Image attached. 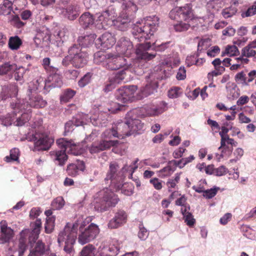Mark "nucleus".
I'll return each mask as SVG.
<instances>
[{"mask_svg": "<svg viewBox=\"0 0 256 256\" xmlns=\"http://www.w3.org/2000/svg\"><path fill=\"white\" fill-rule=\"evenodd\" d=\"M211 45V42L210 38L202 39L198 44V50L201 52L208 48Z\"/></svg>", "mask_w": 256, "mask_h": 256, "instance_id": "052dcab7", "label": "nucleus"}, {"mask_svg": "<svg viewBox=\"0 0 256 256\" xmlns=\"http://www.w3.org/2000/svg\"><path fill=\"white\" fill-rule=\"evenodd\" d=\"M240 53L239 50L236 45L234 46H228L224 52H222V56L228 55L230 56H233L238 54Z\"/></svg>", "mask_w": 256, "mask_h": 256, "instance_id": "09e8293b", "label": "nucleus"}, {"mask_svg": "<svg viewBox=\"0 0 256 256\" xmlns=\"http://www.w3.org/2000/svg\"><path fill=\"white\" fill-rule=\"evenodd\" d=\"M30 229H25L20 233L17 250L18 256H23L27 248V243L32 244L36 241L40 234L42 222L40 218L36 219L30 224Z\"/></svg>", "mask_w": 256, "mask_h": 256, "instance_id": "39448f33", "label": "nucleus"}, {"mask_svg": "<svg viewBox=\"0 0 256 256\" xmlns=\"http://www.w3.org/2000/svg\"><path fill=\"white\" fill-rule=\"evenodd\" d=\"M15 67H16V66L10 64L8 62H6L0 66V74H5L14 70Z\"/></svg>", "mask_w": 256, "mask_h": 256, "instance_id": "0e129e2a", "label": "nucleus"}, {"mask_svg": "<svg viewBox=\"0 0 256 256\" xmlns=\"http://www.w3.org/2000/svg\"><path fill=\"white\" fill-rule=\"evenodd\" d=\"M64 204V201L61 196H58L52 202V208L54 210H58L62 208Z\"/></svg>", "mask_w": 256, "mask_h": 256, "instance_id": "13d9d810", "label": "nucleus"}, {"mask_svg": "<svg viewBox=\"0 0 256 256\" xmlns=\"http://www.w3.org/2000/svg\"><path fill=\"white\" fill-rule=\"evenodd\" d=\"M133 114L134 112L130 111L127 113L126 116V120L130 130L131 135L136 132L140 133L138 132L142 130L144 127V124L140 120L136 119L135 116H134Z\"/></svg>", "mask_w": 256, "mask_h": 256, "instance_id": "b1692460", "label": "nucleus"}, {"mask_svg": "<svg viewBox=\"0 0 256 256\" xmlns=\"http://www.w3.org/2000/svg\"><path fill=\"white\" fill-rule=\"evenodd\" d=\"M109 52L106 53L103 51H98L94 54V62L98 64H101L107 68L109 58Z\"/></svg>", "mask_w": 256, "mask_h": 256, "instance_id": "c9c22d12", "label": "nucleus"}, {"mask_svg": "<svg viewBox=\"0 0 256 256\" xmlns=\"http://www.w3.org/2000/svg\"><path fill=\"white\" fill-rule=\"evenodd\" d=\"M85 170V164L82 161H78L67 166L66 172L70 176H76Z\"/></svg>", "mask_w": 256, "mask_h": 256, "instance_id": "c756f323", "label": "nucleus"}, {"mask_svg": "<svg viewBox=\"0 0 256 256\" xmlns=\"http://www.w3.org/2000/svg\"><path fill=\"white\" fill-rule=\"evenodd\" d=\"M256 14V4H254L250 7L246 12H242L241 14L242 18L250 17Z\"/></svg>", "mask_w": 256, "mask_h": 256, "instance_id": "774afa93", "label": "nucleus"}, {"mask_svg": "<svg viewBox=\"0 0 256 256\" xmlns=\"http://www.w3.org/2000/svg\"><path fill=\"white\" fill-rule=\"evenodd\" d=\"M92 74L90 73H87L78 82V86L83 88L88 84L91 80Z\"/></svg>", "mask_w": 256, "mask_h": 256, "instance_id": "69168bd1", "label": "nucleus"}, {"mask_svg": "<svg viewBox=\"0 0 256 256\" xmlns=\"http://www.w3.org/2000/svg\"><path fill=\"white\" fill-rule=\"evenodd\" d=\"M77 232L78 224L74 221L72 224L68 223L58 234V242L59 245L60 246L64 244V250L70 256L74 252V245L77 238Z\"/></svg>", "mask_w": 256, "mask_h": 256, "instance_id": "423d86ee", "label": "nucleus"}, {"mask_svg": "<svg viewBox=\"0 0 256 256\" xmlns=\"http://www.w3.org/2000/svg\"><path fill=\"white\" fill-rule=\"evenodd\" d=\"M90 218L84 220L82 216L78 217L76 221L78 224V229H79L80 233L78 237V242L83 245L94 240L98 235L100 230L98 226L91 223L88 226L86 224H88Z\"/></svg>", "mask_w": 256, "mask_h": 256, "instance_id": "0eeeda50", "label": "nucleus"}, {"mask_svg": "<svg viewBox=\"0 0 256 256\" xmlns=\"http://www.w3.org/2000/svg\"><path fill=\"white\" fill-rule=\"evenodd\" d=\"M250 43L244 48L242 50V56L250 58L254 56L256 54V50H254Z\"/></svg>", "mask_w": 256, "mask_h": 256, "instance_id": "8fccbe9b", "label": "nucleus"}, {"mask_svg": "<svg viewBox=\"0 0 256 256\" xmlns=\"http://www.w3.org/2000/svg\"><path fill=\"white\" fill-rule=\"evenodd\" d=\"M123 1L122 2V6L124 9V11L122 13L126 15H128L130 12H135L137 10V6L134 4V2L131 1L130 0H122Z\"/></svg>", "mask_w": 256, "mask_h": 256, "instance_id": "ea45409f", "label": "nucleus"}, {"mask_svg": "<svg viewBox=\"0 0 256 256\" xmlns=\"http://www.w3.org/2000/svg\"><path fill=\"white\" fill-rule=\"evenodd\" d=\"M138 159L136 158L130 165L125 164L120 170L117 163H110L109 170L104 178L106 184H109L111 188L115 190H121V192L125 195L130 196L132 194V190H125L126 185L123 184L124 178L126 174H128V178H132V174L138 168L137 164Z\"/></svg>", "mask_w": 256, "mask_h": 256, "instance_id": "f257e3e1", "label": "nucleus"}, {"mask_svg": "<svg viewBox=\"0 0 256 256\" xmlns=\"http://www.w3.org/2000/svg\"><path fill=\"white\" fill-rule=\"evenodd\" d=\"M180 63L178 56L175 54L172 56H163L161 58L159 66L154 68V71L156 73H160L163 76L165 72L162 67H168L172 68L177 66Z\"/></svg>", "mask_w": 256, "mask_h": 256, "instance_id": "a211bd4d", "label": "nucleus"}, {"mask_svg": "<svg viewBox=\"0 0 256 256\" xmlns=\"http://www.w3.org/2000/svg\"><path fill=\"white\" fill-rule=\"evenodd\" d=\"M76 92L70 88H67L64 90L60 96V102H66L71 100L76 94Z\"/></svg>", "mask_w": 256, "mask_h": 256, "instance_id": "37998d69", "label": "nucleus"}, {"mask_svg": "<svg viewBox=\"0 0 256 256\" xmlns=\"http://www.w3.org/2000/svg\"><path fill=\"white\" fill-rule=\"evenodd\" d=\"M0 244H4L8 242L14 236V231L8 226L6 221L2 220L0 223Z\"/></svg>", "mask_w": 256, "mask_h": 256, "instance_id": "cd10ccee", "label": "nucleus"}, {"mask_svg": "<svg viewBox=\"0 0 256 256\" xmlns=\"http://www.w3.org/2000/svg\"><path fill=\"white\" fill-rule=\"evenodd\" d=\"M238 9L236 6H230L224 8L222 14L225 18H228L234 16L237 12Z\"/></svg>", "mask_w": 256, "mask_h": 256, "instance_id": "603ef678", "label": "nucleus"}, {"mask_svg": "<svg viewBox=\"0 0 256 256\" xmlns=\"http://www.w3.org/2000/svg\"><path fill=\"white\" fill-rule=\"evenodd\" d=\"M42 64L44 69L49 72H56L58 69L50 65V60L48 58H45L42 60Z\"/></svg>", "mask_w": 256, "mask_h": 256, "instance_id": "4d7b16f0", "label": "nucleus"}, {"mask_svg": "<svg viewBox=\"0 0 256 256\" xmlns=\"http://www.w3.org/2000/svg\"><path fill=\"white\" fill-rule=\"evenodd\" d=\"M22 100L13 99L10 102L12 113H8L0 117V124L4 126H10L12 124L16 126H22L30 120V110L27 112H23L25 108V104H22Z\"/></svg>", "mask_w": 256, "mask_h": 256, "instance_id": "f03ea898", "label": "nucleus"}, {"mask_svg": "<svg viewBox=\"0 0 256 256\" xmlns=\"http://www.w3.org/2000/svg\"><path fill=\"white\" fill-rule=\"evenodd\" d=\"M120 248V246L116 242L108 246L102 244L98 248V252L100 256H114L118 254Z\"/></svg>", "mask_w": 256, "mask_h": 256, "instance_id": "a878e982", "label": "nucleus"}, {"mask_svg": "<svg viewBox=\"0 0 256 256\" xmlns=\"http://www.w3.org/2000/svg\"><path fill=\"white\" fill-rule=\"evenodd\" d=\"M235 80L239 84H242L244 86H246V76L244 72H241L238 73L235 76Z\"/></svg>", "mask_w": 256, "mask_h": 256, "instance_id": "338daca9", "label": "nucleus"}, {"mask_svg": "<svg viewBox=\"0 0 256 256\" xmlns=\"http://www.w3.org/2000/svg\"><path fill=\"white\" fill-rule=\"evenodd\" d=\"M65 148H62L60 150H54L50 152V156L51 158L60 166H63L68 160V156Z\"/></svg>", "mask_w": 256, "mask_h": 256, "instance_id": "7c9ffc66", "label": "nucleus"}, {"mask_svg": "<svg viewBox=\"0 0 256 256\" xmlns=\"http://www.w3.org/2000/svg\"><path fill=\"white\" fill-rule=\"evenodd\" d=\"M79 8L76 6H68L66 8L62 9V13L70 20L76 19L78 14Z\"/></svg>", "mask_w": 256, "mask_h": 256, "instance_id": "e433bc0d", "label": "nucleus"}, {"mask_svg": "<svg viewBox=\"0 0 256 256\" xmlns=\"http://www.w3.org/2000/svg\"><path fill=\"white\" fill-rule=\"evenodd\" d=\"M159 24V18L156 16L146 17L141 22L134 24L132 29V34L140 42H145L150 39L156 32Z\"/></svg>", "mask_w": 256, "mask_h": 256, "instance_id": "7ed1b4c3", "label": "nucleus"}, {"mask_svg": "<svg viewBox=\"0 0 256 256\" xmlns=\"http://www.w3.org/2000/svg\"><path fill=\"white\" fill-rule=\"evenodd\" d=\"M55 218L54 216L48 217L46 219L44 224L45 232L47 234L52 232L54 228Z\"/></svg>", "mask_w": 256, "mask_h": 256, "instance_id": "3c124183", "label": "nucleus"}, {"mask_svg": "<svg viewBox=\"0 0 256 256\" xmlns=\"http://www.w3.org/2000/svg\"><path fill=\"white\" fill-rule=\"evenodd\" d=\"M47 250L44 243L38 240L30 249L28 256H43Z\"/></svg>", "mask_w": 256, "mask_h": 256, "instance_id": "2f4dec72", "label": "nucleus"}, {"mask_svg": "<svg viewBox=\"0 0 256 256\" xmlns=\"http://www.w3.org/2000/svg\"><path fill=\"white\" fill-rule=\"evenodd\" d=\"M46 80L40 76L34 79L28 84L27 95L30 94H37L38 92H43L44 94L47 93V86Z\"/></svg>", "mask_w": 256, "mask_h": 256, "instance_id": "6ab92c4d", "label": "nucleus"}, {"mask_svg": "<svg viewBox=\"0 0 256 256\" xmlns=\"http://www.w3.org/2000/svg\"><path fill=\"white\" fill-rule=\"evenodd\" d=\"M26 139L34 142V151L47 150L54 142V138L48 132H42L40 129L29 132Z\"/></svg>", "mask_w": 256, "mask_h": 256, "instance_id": "1a4fd4ad", "label": "nucleus"}, {"mask_svg": "<svg viewBox=\"0 0 256 256\" xmlns=\"http://www.w3.org/2000/svg\"><path fill=\"white\" fill-rule=\"evenodd\" d=\"M115 130L118 135L116 138H123L131 135L130 130L126 120L124 122L118 123L116 126H115Z\"/></svg>", "mask_w": 256, "mask_h": 256, "instance_id": "473e14b6", "label": "nucleus"}, {"mask_svg": "<svg viewBox=\"0 0 256 256\" xmlns=\"http://www.w3.org/2000/svg\"><path fill=\"white\" fill-rule=\"evenodd\" d=\"M99 117L100 116H97L96 115L90 117L88 114L78 113L72 118V120L74 121L76 126H84L89 122L94 126H106L107 120L106 119L101 120Z\"/></svg>", "mask_w": 256, "mask_h": 256, "instance_id": "ddd939ff", "label": "nucleus"}, {"mask_svg": "<svg viewBox=\"0 0 256 256\" xmlns=\"http://www.w3.org/2000/svg\"><path fill=\"white\" fill-rule=\"evenodd\" d=\"M94 25L98 29H106L114 26L122 31L126 30L128 26L130 18L128 15L122 13L116 20H113L109 10L96 13L94 16Z\"/></svg>", "mask_w": 256, "mask_h": 256, "instance_id": "20e7f679", "label": "nucleus"}, {"mask_svg": "<svg viewBox=\"0 0 256 256\" xmlns=\"http://www.w3.org/2000/svg\"><path fill=\"white\" fill-rule=\"evenodd\" d=\"M96 38L95 34H90V35L81 36L78 38V46L82 48V47H88L91 45L94 42Z\"/></svg>", "mask_w": 256, "mask_h": 256, "instance_id": "4c0bfd02", "label": "nucleus"}, {"mask_svg": "<svg viewBox=\"0 0 256 256\" xmlns=\"http://www.w3.org/2000/svg\"><path fill=\"white\" fill-rule=\"evenodd\" d=\"M19 150L17 148H14L10 150V156L5 157L4 160L7 162L18 161L19 158Z\"/></svg>", "mask_w": 256, "mask_h": 256, "instance_id": "49530a36", "label": "nucleus"}, {"mask_svg": "<svg viewBox=\"0 0 256 256\" xmlns=\"http://www.w3.org/2000/svg\"><path fill=\"white\" fill-rule=\"evenodd\" d=\"M127 220V214L123 210H119L116 213L113 218L108 224V228H116L125 224Z\"/></svg>", "mask_w": 256, "mask_h": 256, "instance_id": "c85d7f7f", "label": "nucleus"}, {"mask_svg": "<svg viewBox=\"0 0 256 256\" xmlns=\"http://www.w3.org/2000/svg\"><path fill=\"white\" fill-rule=\"evenodd\" d=\"M18 87L15 84L4 86L2 88V97L6 100L10 97H14L18 93Z\"/></svg>", "mask_w": 256, "mask_h": 256, "instance_id": "f704fd0d", "label": "nucleus"}, {"mask_svg": "<svg viewBox=\"0 0 256 256\" xmlns=\"http://www.w3.org/2000/svg\"><path fill=\"white\" fill-rule=\"evenodd\" d=\"M168 44H158L156 42H146L138 44L136 54L138 59L146 61L153 59L156 56V53L150 54L148 52L150 48L156 51H162L167 48Z\"/></svg>", "mask_w": 256, "mask_h": 256, "instance_id": "9d476101", "label": "nucleus"}, {"mask_svg": "<svg viewBox=\"0 0 256 256\" xmlns=\"http://www.w3.org/2000/svg\"><path fill=\"white\" fill-rule=\"evenodd\" d=\"M115 52L122 56H130L134 52L132 42L128 38H120L116 46Z\"/></svg>", "mask_w": 256, "mask_h": 256, "instance_id": "aec40b11", "label": "nucleus"}, {"mask_svg": "<svg viewBox=\"0 0 256 256\" xmlns=\"http://www.w3.org/2000/svg\"><path fill=\"white\" fill-rule=\"evenodd\" d=\"M163 78L164 76L162 74L156 73L154 71L150 74L149 76H146V79L148 84L140 90L141 96L140 98L146 97L152 94L157 87V82L155 80V79H162Z\"/></svg>", "mask_w": 256, "mask_h": 256, "instance_id": "4468645a", "label": "nucleus"}, {"mask_svg": "<svg viewBox=\"0 0 256 256\" xmlns=\"http://www.w3.org/2000/svg\"><path fill=\"white\" fill-rule=\"evenodd\" d=\"M109 58L107 69L110 70H117L120 68H123L120 72H124L126 78L129 71L132 70V66L130 62L125 58L122 56L120 54L116 52H109Z\"/></svg>", "mask_w": 256, "mask_h": 256, "instance_id": "f8f14e48", "label": "nucleus"}, {"mask_svg": "<svg viewBox=\"0 0 256 256\" xmlns=\"http://www.w3.org/2000/svg\"><path fill=\"white\" fill-rule=\"evenodd\" d=\"M218 187L214 186L212 188L204 190L203 194L204 197L208 199H210L214 197L217 194Z\"/></svg>", "mask_w": 256, "mask_h": 256, "instance_id": "680f3d73", "label": "nucleus"}, {"mask_svg": "<svg viewBox=\"0 0 256 256\" xmlns=\"http://www.w3.org/2000/svg\"><path fill=\"white\" fill-rule=\"evenodd\" d=\"M230 144L232 146H236L238 142L233 138H230L229 136H224L221 138L220 146L218 148V150H222V153L218 156V159L220 161V158L225 156L229 157L232 151V148L228 146L227 145Z\"/></svg>", "mask_w": 256, "mask_h": 256, "instance_id": "412c9836", "label": "nucleus"}, {"mask_svg": "<svg viewBox=\"0 0 256 256\" xmlns=\"http://www.w3.org/2000/svg\"><path fill=\"white\" fill-rule=\"evenodd\" d=\"M180 180V174L176 173L174 178H170L168 180L166 186L170 192L172 191V188H174L176 187V184L179 182Z\"/></svg>", "mask_w": 256, "mask_h": 256, "instance_id": "6e6d98bb", "label": "nucleus"}, {"mask_svg": "<svg viewBox=\"0 0 256 256\" xmlns=\"http://www.w3.org/2000/svg\"><path fill=\"white\" fill-rule=\"evenodd\" d=\"M12 3L8 0H4L2 4H0V14L8 15L12 10Z\"/></svg>", "mask_w": 256, "mask_h": 256, "instance_id": "79ce46f5", "label": "nucleus"}, {"mask_svg": "<svg viewBox=\"0 0 256 256\" xmlns=\"http://www.w3.org/2000/svg\"><path fill=\"white\" fill-rule=\"evenodd\" d=\"M171 19L176 20L177 17L189 22L194 19V14L192 8L188 5L182 7H177L172 9L170 12Z\"/></svg>", "mask_w": 256, "mask_h": 256, "instance_id": "dca6fc26", "label": "nucleus"}, {"mask_svg": "<svg viewBox=\"0 0 256 256\" xmlns=\"http://www.w3.org/2000/svg\"><path fill=\"white\" fill-rule=\"evenodd\" d=\"M149 235V232L143 224L141 223L139 224V232H138V236L140 239L142 240H146Z\"/></svg>", "mask_w": 256, "mask_h": 256, "instance_id": "e2e57ef3", "label": "nucleus"}, {"mask_svg": "<svg viewBox=\"0 0 256 256\" xmlns=\"http://www.w3.org/2000/svg\"><path fill=\"white\" fill-rule=\"evenodd\" d=\"M133 114L134 112L130 111L127 113L126 116V120L130 130L131 135L136 132L140 133L138 132L142 130L144 127V124L140 120L136 119L135 116H134Z\"/></svg>", "mask_w": 256, "mask_h": 256, "instance_id": "393cba45", "label": "nucleus"}, {"mask_svg": "<svg viewBox=\"0 0 256 256\" xmlns=\"http://www.w3.org/2000/svg\"><path fill=\"white\" fill-rule=\"evenodd\" d=\"M48 80H46L48 88L50 87H60L62 84V76L56 72H50Z\"/></svg>", "mask_w": 256, "mask_h": 256, "instance_id": "72a5a7b5", "label": "nucleus"}, {"mask_svg": "<svg viewBox=\"0 0 256 256\" xmlns=\"http://www.w3.org/2000/svg\"><path fill=\"white\" fill-rule=\"evenodd\" d=\"M146 114L150 116H154L162 114L164 110L162 107L151 105L146 108Z\"/></svg>", "mask_w": 256, "mask_h": 256, "instance_id": "c03bdc74", "label": "nucleus"}, {"mask_svg": "<svg viewBox=\"0 0 256 256\" xmlns=\"http://www.w3.org/2000/svg\"><path fill=\"white\" fill-rule=\"evenodd\" d=\"M182 94V90L179 87H173L168 91V96L170 98H176Z\"/></svg>", "mask_w": 256, "mask_h": 256, "instance_id": "864d4df0", "label": "nucleus"}, {"mask_svg": "<svg viewBox=\"0 0 256 256\" xmlns=\"http://www.w3.org/2000/svg\"><path fill=\"white\" fill-rule=\"evenodd\" d=\"M79 256H96V248L92 244H88L82 248Z\"/></svg>", "mask_w": 256, "mask_h": 256, "instance_id": "a18cd8bd", "label": "nucleus"}, {"mask_svg": "<svg viewBox=\"0 0 256 256\" xmlns=\"http://www.w3.org/2000/svg\"><path fill=\"white\" fill-rule=\"evenodd\" d=\"M22 40L17 36H11L8 40L9 48L12 50H18L22 45Z\"/></svg>", "mask_w": 256, "mask_h": 256, "instance_id": "a19ab883", "label": "nucleus"}, {"mask_svg": "<svg viewBox=\"0 0 256 256\" xmlns=\"http://www.w3.org/2000/svg\"><path fill=\"white\" fill-rule=\"evenodd\" d=\"M122 81H127V79H126V74L124 72H118L109 78V82L106 84L104 90L106 92L111 91L115 88L116 84H120Z\"/></svg>", "mask_w": 256, "mask_h": 256, "instance_id": "bb28decb", "label": "nucleus"}, {"mask_svg": "<svg viewBox=\"0 0 256 256\" xmlns=\"http://www.w3.org/2000/svg\"><path fill=\"white\" fill-rule=\"evenodd\" d=\"M96 199L95 207L102 211H104L110 207L115 206L119 199L111 190L106 188L100 191Z\"/></svg>", "mask_w": 256, "mask_h": 256, "instance_id": "9b49d317", "label": "nucleus"}, {"mask_svg": "<svg viewBox=\"0 0 256 256\" xmlns=\"http://www.w3.org/2000/svg\"><path fill=\"white\" fill-rule=\"evenodd\" d=\"M116 42L114 36L110 32H106L95 41L96 46L100 49H108L114 46Z\"/></svg>", "mask_w": 256, "mask_h": 256, "instance_id": "5701e85b", "label": "nucleus"}, {"mask_svg": "<svg viewBox=\"0 0 256 256\" xmlns=\"http://www.w3.org/2000/svg\"><path fill=\"white\" fill-rule=\"evenodd\" d=\"M118 142V141L112 140H102L100 142V148H102V151L106 150L110 148L112 146H116Z\"/></svg>", "mask_w": 256, "mask_h": 256, "instance_id": "5fc2aeb1", "label": "nucleus"}, {"mask_svg": "<svg viewBox=\"0 0 256 256\" xmlns=\"http://www.w3.org/2000/svg\"><path fill=\"white\" fill-rule=\"evenodd\" d=\"M175 170V167H173L172 164H169L166 167L158 171L159 176L162 178L170 176Z\"/></svg>", "mask_w": 256, "mask_h": 256, "instance_id": "de8ad7c7", "label": "nucleus"}, {"mask_svg": "<svg viewBox=\"0 0 256 256\" xmlns=\"http://www.w3.org/2000/svg\"><path fill=\"white\" fill-rule=\"evenodd\" d=\"M68 54L62 60V64L64 66H68L71 64L74 66L80 68L87 63L88 55L78 45L74 44L68 49Z\"/></svg>", "mask_w": 256, "mask_h": 256, "instance_id": "6e6552de", "label": "nucleus"}, {"mask_svg": "<svg viewBox=\"0 0 256 256\" xmlns=\"http://www.w3.org/2000/svg\"><path fill=\"white\" fill-rule=\"evenodd\" d=\"M79 22L84 28H86L90 25L94 24V18L90 13L85 12L80 17Z\"/></svg>", "mask_w": 256, "mask_h": 256, "instance_id": "58836bf2", "label": "nucleus"}, {"mask_svg": "<svg viewBox=\"0 0 256 256\" xmlns=\"http://www.w3.org/2000/svg\"><path fill=\"white\" fill-rule=\"evenodd\" d=\"M28 101L26 103L24 100L22 102V104H25V108L22 109L23 112H27L28 110H30V107H34L36 108H42L44 107L46 104V100H44L41 96L36 94H30V96H28ZM20 100V99H19Z\"/></svg>", "mask_w": 256, "mask_h": 256, "instance_id": "4be33fe9", "label": "nucleus"}, {"mask_svg": "<svg viewBox=\"0 0 256 256\" xmlns=\"http://www.w3.org/2000/svg\"><path fill=\"white\" fill-rule=\"evenodd\" d=\"M83 142L76 144L72 140H68L64 138H62L56 140L58 146L62 148H65L68 152L76 156L82 154L84 152Z\"/></svg>", "mask_w": 256, "mask_h": 256, "instance_id": "2eb2a0df", "label": "nucleus"}, {"mask_svg": "<svg viewBox=\"0 0 256 256\" xmlns=\"http://www.w3.org/2000/svg\"><path fill=\"white\" fill-rule=\"evenodd\" d=\"M14 69H16L14 78L17 81L22 80L24 74L28 70V68H26L23 66H20L18 68H15Z\"/></svg>", "mask_w": 256, "mask_h": 256, "instance_id": "bf43d9fd", "label": "nucleus"}, {"mask_svg": "<svg viewBox=\"0 0 256 256\" xmlns=\"http://www.w3.org/2000/svg\"><path fill=\"white\" fill-rule=\"evenodd\" d=\"M137 89L136 86H130L128 87H123L117 90L115 95L116 100L121 102V105L132 100L134 96V92Z\"/></svg>", "mask_w": 256, "mask_h": 256, "instance_id": "f3484780", "label": "nucleus"}]
</instances>
